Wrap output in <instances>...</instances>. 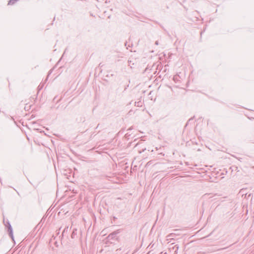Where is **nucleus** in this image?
I'll list each match as a JSON object with an SVG mask.
<instances>
[{"mask_svg": "<svg viewBox=\"0 0 254 254\" xmlns=\"http://www.w3.org/2000/svg\"><path fill=\"white\" fill-rule=\"evenodd\" d=\"M142 143H138L136 144V145H135V147H138L140 145H141V144H142Z\"/></svg>", "mask_w": 254, "mask_h": 254, "instance_id": "nucleus-9", "label": "nucleus"}, {"mask_svg": "<svg viewBox=\"0 0 254 254\" xmlns=\"http://www.w3.org/2000/svg\"><path fill=\"white\" fill-rule=\"evenodd\" d=\"M76 235H77L76 229H74L72 231L71 237L72 239H74V238H75Z\"/></svg>", "mask_w": 254, "mask_h": 254, "instance_id": "nucleus-6", "label": "nucleus"}, {"mask_svg": "<svg viewBox=\"0 0 254 254\" xmlns=\"http://www.w3.org/2000/svg\"><path fill=\"white\" fill-rule=\"evenodd\" d=\"M137 104H138L137 106H139V102H137Z\"/></svg>", "mask_w": 254, "mask_h": 254, "instance_id": "nucleus-11", "label": "nucleus"}, {"mask_svg": "<svg viewBox=\"0 0 254 254\" xmlns=\"http://www.w3.org/2000/svg\"><path fill=\"white\" fill-rule=\"evenodd\" d=\"M197 254H198V253Z\"/></svg>", "mask_w": 254, "mask_h": 254, "instance_id": "nucleus-15", "label": "nucleus"}, {"mask_svg": "<svg viewBox=\"0 0 254 254\" xmlns=\"http://www.w3.org/2000/svg\"><path fill=\"white\" fill-rule=\"evenodd\" d=\"M120 230H117L113 233H111L108 235V236L107 237V242L110 243H113L115 240H118L117 235L120 233Z\"/></svg>", "mask_w": 254, "mask_h": 254, "instance_id": "nucleus-3", "label": "nucleus"}, {"mask_svg": "<svg viewBox=\"0 0 254 254\" xmlns=\"http://www.w3.org/2000/svg\"><path fill=\"white\" fill-rule=\"evenodd\" d=\"M130 251V247L127 245H123L121 248L116 250V254H127Z\"/></svg>", "mask_w": 254, "mask_h": 254, "instance_id": "nucleus-2", "label": "nucleus"}, {"mask_svg": "<svg viewBox=\"0 0 254 254\" xmlns=\"http://www.w3.org/2000/svg\"><path fill=\"white\" fill-rule=\"evenodd\" d=\"M155 45H158L159 44L158 41H156L155 43Z\"/></svg>", "mask_w": 254, "mask_h": 254, "instance_id": "nucleus-10", "label": "nucleus"}, {"mask_svg": "<svg viewBox=\"0 0 254 254\" xmlns=\"http://www.w3.org/2000/svg\"><path fill=\"white\" fill-rule=\"evenodd\" d=\"M128 64H129V65H130V67H131V68H132L133 67H132V65H133V64H133V63H132H132H131V60H129L128 61Z\"/></svg>", "mask_w": 254, "mask_h": 254, "instance_id": "nucleus-7", "label": "nucleus"}, {"mask_svg": "<svg viewBox=\"0 0 254 254\" xmlns=\"http://www.w3.org/2000/svg\"><path fill=\"white\" fill-rule=\"evenodd\" d=\"M145 150H146V148H145V147H144V148H143L142 149V150H138V152H139V153H142V152H144Z\"/></svg>", "mask_w": 254, "mask_h": 254, "instance_id": "nucleus-8", "label": "nucleus"}, {"mask_svg": "<svg viewBox=\"0 0 254 254\" xmlns=\"http://www.w3.org/2000/svg\"><path fill=\"white\" fill-rule=\"evenodd\" d=\"M172 248H170L169 249H171ZM172 249L173 250H174V253H176L178 251V249H179V247L178 246V245H175V246H173L172 247Z\"/></svg>", "mask_w": 254, "mask_h": 254, "instance_id": "nucleus-5", "label": "nucleus"}, {"mask_svg": "<svg viewBox=\"0 0 254 254\" xmlns=\"http://www.w3.org/2000/svg\"><path fill=\"white\" fill-rule=\"evenodd\" d=\"M137 104H138L137 106H139V102H137Z\"/></svg>", "mask_w": 254, "mask_h": 254, "instance_id": "nucleus-12", "label": "nucleus"}, {"mask_svg": "<svg viewBox=\"0 0 254 254\" xmlns=\"http://www.w3.org/2000/svg\"><path fill=\"white\" fill-rule=\"evenodd\" d=\"M99 126V125H97V128H98V127Z\"/></svg>", "mask_w": 254, "mask_h": 254, "instance_id": "nucleus-14", "label": "nucleus"}, {"mask_svg": "<svg viewBox=\"0 0 254 254\" xmlns=\"http://www.w3.org/2000/svg\"><path fill=\"white\" fill-rule=\"evenodd\" d=\"M222 195L221 194L219 193H205L203 195V198L205 199H210L211 201L217 200L220 202H223L225 201V198L226 197V196L221 197L218 199L217 196H221Z\"/></svg>", "mask_w": 254, "mask_h": 254, "instance_id": "nucleus-1", "label": "nucleus"}, {"mask_svg": "<svg viewBox=\"0 0 254 254\" xmlns=\"http://www.w3.org/2000/svg\"><path fill=\"white\" fill-rule=\"evenodd\" d=\"M6 227H7L8 226V231L9 232V235L10 236V237L13 239V234H12V227L10 224V223L8 222H6V224H4Z\"/></svg>", "mask_w": 254, "mask_h": 254, "instance_id": "nucleus-4", "label": "nucleus"}, {"mask_svg": "<svg viewBox=\"0 0 254 254\" xmlns=\"http://www.w3.org/2000/svg\"><path fill=\"white\" fill-rule=\"evenodd\" d=\"M137 104H138L137 106H139V102H137Z\"/></svg>", "mask_w": 254, "mask_h": 254, "instance_id": "nucleus-13", "label": "nucleus"}]
</instances>
